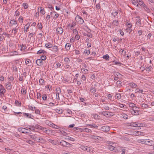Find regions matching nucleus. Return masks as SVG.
Returning a JSON list of instances; mask_svg holds the SVG:
<instances>
[{"mask_svg":"<svg viewBox=\"0 0 154 154\" xmlns=\"http://www.w3.org/2000/svg\"><path fill=\"white\" fill-rule=\"evenodd\" d=\"M108 144L109 145L108 146V148L111 151L115 152H118V150L116 147L114 146L115 143H113L111 142H109Z\"/></svg>","mask_w":154,"mask_h":154,"instance_id":"f257e3e1","label":"nucleus"},{"mask_svg":"<svg viewBox=\"0 0 154 154\" xmlns=\"http://www.w3.org/2000/svg\"><path fill=\"white\" fill-rule=\"evenodd\" d=\"M139 108L136 106H135L133 108H132L130 111L131 113L132 114L134 115H139Z\"/></svg>","mask_w":154,"mask_h":154,"instance_id":"f03ea898","label":"nucleus"},{"mask_svg":"<svg viewBox=\"0 0 154 154\" xmlns=\"http://www.w3.org/2000/svg\"><path fill=\"white\" fill-rule=\"evenodd\" d=\"M29 136L34 141H36L38 142H40L41 139L43 140L42 138L37 137L35 135H30Z\"/></svg>","mask_w":154,"mask_h":154,"instance_id":"7ed1b4c3","label":"nucleus"},{"mask_svg":"<svg viewBox=\"0 0 154 154\" xmlns=\"http://www.w3.org/2000/svg\"><path fill=\"white\" fill-rule=\"evenodd\" d=\"M56 93V99L58 100H60L59 94L61 93V90L60 88H57L55 90Z\"/></svg>","mask_w":154,"mask_h":154,"instance_id":"20e7f679","label":"nucleus"},{"mask_svg":"<svg viewBox=\"0 0 154 154\" xmlns=\"http://www.w3.org/2000/svg\"><path fill=\"white\" fill-rule=\"evenodd\" d=\"M75 20L78 23L82 24L84 21L83 19L79 16H77L75 18Z\"/></svg>","mask_w":154,"mask_h":154,"instance_id":"39448f33","label":"nucleus"},{"mask_svg":"<svg viewBox=\"0 0 154 154\" xmlns=\"http://www.w3.org/2000/svg\"><path fill=\"white\" fill-rule=\"evenodd\" d=\"M18 130L19 131L24 134H28L29 133V131L28 129L23 128H20L18 129Z\"/></svg>","mask_w":154,"mask_h":154,"instance_id":"423d86ee","label":"nucleus"},{"mask_svg":"<svg viewBox=\"0 0 154 154\" xmlns=\"http://www.w3.org/2000/svg\"><path fill=\"white\" fill-rule=\"evenodd\" d=\"M80 148L82 150L84 151H86L87 152H90L91 151L90 148L87 146H81Z\"/></svg>","mask_w":154,"mask_h":154,"instance_id":"0eeeda50","label":"nucleus"},{"mask_svg":"<svg viewBox=\"0 0 154 154\" xmlns=\"http://www.w3.org/2000/svg\"><path fill=\"white\" fill-rule=\"evenodd\" d=\"M57 144L58 145H60L61 146L66 147V144H67V142L63 140H61L60 141H58Z\"/></svg>","mask_w":154,"mask_h":154,"instance_id":"6e6552de","label":"nucleus"},{"mask_svg":"<svg viewBox=\"0 0 154 154\" xmlns=\"http://www.w3.org/2000/svg\"><path fill=\"white\" fill-rule=\"evenodd\" d=\"M110 129V127L107 126H104L102 127V131L104 132L108 131Z\"/></svg>","mask_w":154,"mask_h":154,"instance_id":"1a4fd4ad","label":"nucleus"},{"mask_svg":"<svg viewBox=\"0 0 154 154\" xmlns=\"http://www.w3.org/2000/svg\"><path fill=\"white\" fill-rule=\"evenodd\" d=\"M57 33L58 34H61L63 32V29L62 27H58L56 29Z\"/></svg>","mask_w":154,"mask_h":154,"instance_id":"9d476101","label":"nucleus"},{"mask_svg":"<svg viewBox=\"0 0 154 154\" xmlns=\"http://www.w3.org/2000/svg\"><path fill=\"white\" fill-rule=\"evenodd\" d=\"M128 85L132 88H137V85L134 82H130L129 83Z\"/></svg>","mask_w":154,"mask_h":154,"instance_id":"9b49d317","label":"nucleus"},{"mask_svg":"<svg viewBox=\"0 0 154 154\" xmlns=\"http://www.w3.org/2000/svg\"><path fill=\"white\" fill-rule=\"evenodd\" d=\"M19 28V27H18L17 25L15 27H14L12 30V33H13L14 35H16V33L17 32V30Z\"/></svg>","mask_w":154,"mask_h":154,"instance_id":"f8f14e48","label":"nucleus"},{"mask_svg":"<svg viewBox=\"0 0 154 154\" xmlns=\"http://www.w3.org/2000/svg\"><path fill=\"white\" fill-rule=\"evenodd\" d=\"M40 8V11L39 12L40 14H41L42 15H44L45 13V11L44 8H42V7H39L38 9V10L39 11Z\"/></svg>","mask_w":154,"mask_h":154,"instance_id":"ddd939ff","label":"nucleus"},{"mask_svg":"<svg viewBox=\"0 0 154 154\" xmlns=\"http://www.w3.org/2000/svg\"><path fill=\"white\" fill-rule=\"evenodd\" d=\"M101 115L107 117L108 116L109 117V116H111L110 113L109 112L103 111L101 112Z\"/></svg>","mask_w":154,"mask_h":154,"instance_id":"4468645a","label":"nucleus"},{"mask_svg":"<svg viewBox=\"0 0 154 154\" xmlns=\"http://www.w3.org/2000/svg\"><path fill=\"white\" fill-rule=\"evenodd\" d=\"M47 142L51 143L53 144L54 145H56V143L55 141L54 140L50 139L49 138H48L47 139Z\"/></svg>","mask_w":154,"mask_h":154,"instance_id":"2eb2a0df","label":"nucleus"},{"mask_svg":"<svg viewBox=\"0 0 154 154\" xmlns=\"http://www.w3.org/2000/svg\"><path fill=\"white\" fill-rule=\"evenodd\" d=\"M42 60L40 59H37L36 61V63L38 66H41L43 64V62Z\"/></svg>","mask_w":154,"mask_h":154,"instance_id":"dca6fc26","label":"nucleus"},{"mask_svg":"<svg viewBox=\"0 0 154 154\" xmlns=\"http://www.w3.org/2000/svg\"><path fill=\"white\" fill-rule=\"evenodd\" d=\"M153 142L152 140H146L145 144L148 146H151L153 144Z\"/></svg>","mask_w":154,"mask_h":154,"instance_id":"f3484780","label":"nucleus"},{"mask_svg":"<svg viewBox=\"0 0 154 154\" xmlns=\"http://www.w3.org/2000/svg\"><path fill=\"white\" fill-rule=\"evenodd\" d=\"M50 126L51 127H52L53 128L57 129H60V127L59 126H58L57 125H55L54 124L52 123L51 124H50Z\"/></svg>","mask_w":154,"mask_h":154,"instance_id":"a211bd4d","label":"nucleus"},{"mask_svg":"<svg viewBox=\"0 0 154 154\" xmlns=\"http://www.w3.org/2000/svg\"><path fill=\"white\" fill-rule=\"evenodd\" d=\"M5 90L4 88H1L0 89V95L2 96L4 95V93L5 92Z\"/></svg>","mask_w":154,"mask_h":154,"instance_id":"6ab92c4d","label":"nucleus"},{"mask_svg":"<svg viewBox=\"0 0 154 154\" xmlns=\"http://www.w3.org/2000/svg\"><path fill=\"white\" fill-rule=\"evenodd\" d=\"M10 23L11 26H13V25L16 26L17 25V22L16 20H13L10 21Z\"/></svg>","mask_w":154,"mask_h":154,"instance_id":"aec40b11","label":"nucleus"},{"mask_svg":"<svg viewBox=\"0 0 154 154\" xmlns=\"http://www.w3.org/2000/svg\"><path fill=\"white\" fill-rule=\"evenodd\" d=\"M126 149L125 147H120V150L118 152H122L121 154H125Z\"/></svg>","mask_w":154,"mask_h":154,"instance_id":"412c9836","label":"nucleus"},{"mask_svg":"<svg viewBox=\"0 0 154 154\" xmlns=\"http://www.w3.org/2000/svg\"><path fill=\"white\" fill-rule=\"evenodd\" d=\"M6 88L10 90L11 89V85L10 82H7L6 84Z\"/></svg>","mask_w":154,"mask_h":154,"instance_id":"4be33fe9","label":"nucleus"},{"mask_svg":"<svg viewBox=\"0 0 154 154\" xmlns=\"http://www.w3.org/2000/svg\"><path fill=\"white\" fill-rule=\"evenodd\" d=\"M135 93H141L142 94H144L143 93V89H140L138 88H136L135 90Z\"/></svg>","mask_w":154,"mask_h":154,"instance_id":"5701e85b","label":"nucleus"},{"mask_svg":"<svg viewBox=\"0 0 154 154\" xmlns=\"http://www.w3.org/2000/svg\"><path fill=\"white\" fill-rule=\"evenodd\" d=\"M30 26V23H28L25 25V27H26V29H25V27L24 28V31L25 33L27 32V29H29Z\"/></svg>","mask_w":154,"mask_h":154,"instance_id":"b1692460","label":"nucleus"},{"mask_svg":"<svg viewBox=\"0 0 154 154\" xmlns=\"http://www.w3.org/2000/svg\"><path fill=\"white\" fill-rule=\"evenodd\" d=\"M51 48H52V51L54 52H56L58 51V48L57 46L56 45H54L53 46H52V47Z\"/></svg>","mask_w":154,"mask_h":154,"instance_id":"393cba45","label":"nucleus"},{"mask_svg":"<svg viewBox=\"0 0 154 154\" xmlns=\"http://www.w3.org/2000/svg\"><path fill=\"white\" fill-rule=\"evenodd\" d=\"M71 45L69 43H67L65 45V48L66 51L69 50Z\"/></svg>","mask_w":154,"mask_h":154,"instance_id":"a878e982","label":"nucleus"},{"mask_svg":"<svg viewBox=\"0 0 154 154\" xmlns=\"http://www.w3.org/2000/svg\"><path fill=\"white\" fill-rule=\"evenodd\" d=\"M136 106L135 104L133 103H129V107L130 110L132 108H133L135 106Z\"/></svg>","mask_w":154,"mask_h":154,"instance_id":"bb28decb","label":"nucleus"},{"mask_svg":"<svg viewBox=\"0 0 154 154\" xmlns=\"http://www.w3.org/2000/svg\"><path fill=\"white\" fill-rule=\"evenodd\" d=\"M40 85H45V81L42 79H40L39 81Z\"/></svg>","mask_w":154,"mask_h":154,"instance_id":"cd10ccee","label":"nucleus"},{"mask_svg":"<svg viewBox=\"0 0 154 154\" xmlns=\"http://www.w3.org/2000/svg\"><path fill=\"white\" fill-rule=\"evenodd\" d=\"M143 7L145 9V10H146L147 12L148 13H149L150 12V9H149L148 8L147 6L145 5V4H143Z\"/></svg>","mask_w":154,"mask_h":154,"instance_id":"c85d7f7f","label":"nucleus"},{"mask_svg":"<svg viewBox=\"0 0 154 154\" xmlns=\"http://www.w3.org/2000/svg\"><path fill=\"white\" fill-rule=\"evenodd\" d=\"M65 62V64H69L70 62V60L68 57H65L64 60Z\"/></svg>","mask_w":154,"mask_h":154,"instance_id":"c756f323","label":"nucleus"},{"mask_svg":"<svg viewBox=\"0 0 154 154\" xmlns=\"http://www.w3.org/2000/svg\"><path fill=\"white\" fill-rule=\"evenodd\" d=\"M52 44L49 42H48L45 44V46L46 48H51L52 47Z\"/></svg>","mask_w":154,"mask_h":154,"instance_id":"7c9ffc66","label":"nucleus"},{"mask_svg":"<svg viewBox=\"0 0 154 154\" xmlns=\"http://www.w3.org/2000/svg\"><path fill=\"white\" fill-rule=\"evenodd\" d=\"M119 25V22L117 20H113L112 23V25L113 26H118Z\"/></svg>","mask_w":154,"mask_h":154,"instance_id":"2f4dec72","label":"nucleus"},{"mask_svg":"<svg viewBox=\"0 0 154 154\" xmlns=\"http://www.w3.org/2000/svg\"><path fill=\"white\" fill-rule=\"evenodd\" d=\"M27 128L32 131H36L35 130V126L29 125L28 126Z\"/></svg>","mask_w":154,"mask_h":154,"instance_id":"473e14b6","label":"nucleus"},{"mask_svg":"<svg viewBox=\"0 0 154 154\" xmlns=\"http://www.w3.org/2000/svg\"><path fill=\"white\" fill-rule=\"evenodd\" d=\"M23 114L24 116H26L27 117L29 118H32L31 116H32V115L30 114L27 113H23Z\"/></svg>","mask_w":154,"mask_h":154,"instance_id":"72a5a7b5","label":"nucleus"},{"mask_svg":"<svg viewBox=\"0 0 154 154\" xmlns=\"http://www.w3.org/2000/svg\"><path fill=\"white\" fill-rule=\"evenodd\" d=\"M131 2L133 5H136L137 7H138V4H139L138 1H131Z\"/></svg>","mask_w":154,"mask_h":154,"instance_id":"f704fd0d","label":"nucleus"},{"mask_svg":"<svg viewBox=\"0 0 154 154\" xmlns=\"http://www.w3.org/2000/svg\"><path fill=\"white\" fill-rule=\"evenodd\" d=\"M46 53L47 52L45 51L42 50H39L37 52V54H41L42 53L43 54H46Z\"/></svg>","mask_w":154,"mask_h":154,"instance_id":"c9c22d12","label":"nucleus"},{"mask_svg":"<svg viewBox=\"0 0 154 154\" xmlns=\"http://www.w3.org/2000/svg\"><path fill=\"white\" fill-rule=\"evenodd\" d=\"M84 132H88L89 133H91L92 132V131L91 129L87 128H84Z\"/></svg>","mask_w":154,"mask_h":154,"instance_id":"e433bc0d","label":"nucleus"},{"mask_svg":"<svg viewBox=\"0 0 154 154\" xmlns=\"http://www.w3.org/2000/svg\"><path fill=\"white\" fill-rule=\"evenodd\" d=\"M81 81L82 82H85L86 79L85 76L84 75H82L81 77Z\"/></svg>","mask_w":154,"mask_h":154,"instance_id":"4c0bfd02","label":"nucleus"},{"mask_svg":"<svg viewBox=\"0 0 154 154\" xmlns=\"http://www.w3.org/2000/svg\"><path fill=\"white\" fill-rule=\"evenodd\" d=\"M149 105L145 103H143L141 105V107L143 109H147L148 108Z\"/></svg>","mask_w":154,"mask_h":154,"instance_id":"58836bf2","label":"nucleus"},{"mask_svg":"<svg viewBox=\"0 0 154 154\" xmlns=\"http://www.w3.org/2000/svg\"><path fill=\"white\" fill-rule=\"evenodd\" d=\"M103 58L106 60H109V57L108 54H106V55L103 56Z\"/></svg>","mask_w":154,"mask_h":154,"instance_id":"ea45409f","label":"nucleus"},{"mask_svg":"<svg viewBox=\"0 0 154 154\" xmlns=\"http://www.w3.org/2000/svg\"><path fill=\"white\" fill-rule=\"evenodd\" d=\"M34 109L35 110V114L38 115L40 114V112L39 109H35V107H34Z\"/></svg>","mask_w":154,"mask_h":154,"instance_id":"a19ab883","label":"nucleus"},{"mask_svg":"<svg viewBox=\"0 0 154 154\" xmlns=\"http://www.w3.org/2000/svg\"><path fill=\"white\" fill-rule=\"evenodd\" d=\"M42 126L39 125L37 124L35 126V129H37L41 130V129L42 128Z\"/></svg>","mask_w":154,"mask_h":154,"instance_id":"79ce46f5","label":"nucleus"},{"mask_svg":"<svg viewBox=\"0 0 154 154\" xmlns=\"http://www.w3.org/2000/svg\"><path fill=\"white\" fill-rule=\"evenodd\" d=\"M81 72L84 74H86L88 73V70L87 69H82L81 70Z\"/></svg>","mask_w":154,"mask_h":154,"instance_id":"37998d69","label":"nucleus"},{"mask_svg":"<svg viewBox=\"0 0 154 154\" xmlns=\"http://www.w3.org/2000/svg\"><path fill=\"white\" fill-rule=\"evenodd\" d=\"M26 91L25 88H22L21 91V93L22 94L25 95L26 93Z\"/></svg>","mask_w":154,"mask_h":154,"instance_id":"c03bdc74","label":"nucleus"},{"mask_svg":"<svg viewBox=\"0 0 154 154\" xmlns=\"http://www.w3.org/2000/svg\"><path fill=\"white\" fill-rule=\"evenodd\" d=\"M90 50L87 49H85L84 51V53L85 54H87V55H89L90 54Z\"/></svg>","mask_w":154,"mask_h":154,"instance_id":"a18cd8bd","label":"nucleus"},{"mask_svg":"<svg viewBox=\"0 0 154 154\" xmlns=\"http://www.w3.org/2000/svg\"><path fill=\"white\" fill-rule=\"evenodd\" d=\"M152 68V66L151 65H150L149 66L146 68V70L148 72H149L151 71Z\"/></svg>","mask_w":154,"mask_h":154,"instance_id":"49530a36","label":"nucleus"},{"mask_svg":"<svg viewBox=\"0 0 154 154\" xmlns=\"http://www.w3.org/2000/svg\"><path fill=\"white\" fill-rule=\"evenodd\" d=\"M145 124L140 123H137V127H143L144 126Z\"/></svg>","mask_w":154,"mask_h":154,"instance_id":"de8ad7c7","label":"nucleus"},{"mask_svg":"<svg viewBox=\"0 0 154 154\" xmlns=\"http://www.w3.org/2000/svg\"><path fill=\"white\" fill-rule=\"evenodd\" d=\"M23 6L24 7V8L25 9H26L28 7V4L26 3H23Z\"/></svg>","mask_w":154,"mask_h":154,"instance_id":"09e8293b","label":"nucleus"},{"mask_svg":"<svg viewBox=\"0 0 154 154\" xmlns=\"http://www.w3.org/2000/svg\"><path fill=\"white\" fill-rule=\"evenodd\" d=\"M116 98L118 99H121V94L119 93H117L116 95Z\"/></svg>","mask_w":154,"mask_h":154,"instance_id":"8fccbe9b","label":"nucleus"},{"mask_svg":"<svg viewBox=\"0 0 154 154\" xmlns=\"http://www.w3.org/2000/svg\"><path fill=\"white\" fill-rule=\"evenodd\" d=\"M113 74L114 75V76L118 77L120 76V75H121V74L118 72H114L113 73Z\"/></svg>","mask_w":154,"mask_h":154,"instance_id":"3c124183","label":"nucleus"},{"mask_svg":"<svg viewBox=\"0 0 154 154\" xmlns=\"http://www.w3.org/2000/svg\"><path fill=\"white\" fill-rule=\"evenodd\" d=\"M130 125L131 126L137 127V123L132 122L130 124Z\"/></svg>","mask_w":154,"mask_h":154,"instance_id":"603ef678","label":"nucleus"},{"mask_svg":"<svg viewBox=\"0 0 154 154\" xmlns=\"http://www.w3.org/2000/svg\"><path fill=\"white\" fill-rule=\"evenodd\" d=\"M38 28L41 29L42 28V26L41 23H38L37 24Z\"/></svg>","mask_w":154,"mask_h":154,"instance_id":"864d4df0","label":"nucleus"},{"mask_svg":"<svg viewBox=\"0 0 154 154\" xmlns=\"http://www.w3.org/2000/svg\"><path fill=\"white\" fill-rule=\"evenodd\" d=\"M126 25L128 28H131L132 25L131 24L129 23L128 22H126Z\"/></svg>","mask_w":154,"mask_h":154,"instance_id":"5fc2aeb1","label":"nucleus"},{"mask_svg":"<svg viewBox=\"0 0 154 154\" xmlns=\"http://www.w3.org/2000/svg\"><path fill=\"white\" fill-rule=\"evenodd\" d=\"M73 51L76 55H78L80 54V52L79 50L75 49L73 50Z\"/></svg>","mask_w":154,"mask_h":154,"instance_id":"6e6d98bb","label":"nucleus"},{"mask_svg":"<svg viewBox=\"0 0 154 154\" xmlns=\"http://www.w3.org/2000/svg\"><path fill=\"white\" fill-rule=\"evenodd\" d=\"M118 12L116 11L112 12L111 14L114 17H116L118 14Z\"/></svg>","mask_w":154,"mask_h":154,"instance_id":"4d7b16f0","label":"nucleus"},{"mask_svg":"<svg viewBox=\"0 0 154 154\" xmlns=\"http://www.w3.org/2000/svg\"><path fill=\"white\" fill-rule=\"evenodd\" d=\"M11 55L12 56L16 55H18V53L17 51H14L13 52H11Z\"/></svg>","mask_w":154,"mask_h":154,"instance_id":"13d9d810","label":"nucleus"},{"mask_svg":"<svg viewBox=\"0 0 154 154\" xmlns=\"http://www.w3.org/2000/svg\"><path fill=\"white\" fill-rule=\"evenodd\" d=\"M53 13L55 14L54 15V16L53 17L55 18H56L58 17L59 16V14H57L56 12L54 11L53 12Z\"/></svg>","mask_w":154,"mask_h":154,"instance_id":"bf43d9fd","label":"nucleus"},{"mask_svg":"<svg viewBox=\"0 0 154 154\" xmlns=\"http://www.w3.org/2000/svg\"><path fill=\"white\" fill-rule=\"evenodd\" d=\"M12 68L13 70L15 71H17V68L16 65H13Z\"/></svg>","mask_w":154,"mask_h":154,"instance_id":"052dcab7","label":"nucleus"},{"mask_svg":"<svg viewBox=\"0 0 154 154\" xmlns=\"http://www.w3.org/2000/svg\"><path fill=\"white\" fill-rule=\"evenodd\" d=\"M98 137L100 138H101V137H100L97 136H95L94 135H93L92 136V138L95 140H99Z\"/></svg>","mask_w":154,"mask_h":154,"instance_id":"680f3d73","label":"nucleus"},{"mask_svg":"<svg viewBox=\"0 0 154 154\" xmlns=\"http://www.w3.org/2000/svg\"><path fill=\"white\" fill-rule=\"evenodd\" d=\"M90 91L92 93H95L96 92V89L94 88L91 87L90 89Z\"/></svg>","mask_w":154,"mask_h":154,"instance_id":"e2e57ef3","label":"nucleus"},{"mask_svg":"<svg viewBox=\"0 0 154 154\" xmlns=\"http://www.w3.org/2000/svg\"><path fill=\"white\" fill-rule=\"evenodd\" d=\"M40 58L42 60H45L46 59V57L45 55H42L41 56Z\"/></svg>","mask_w":154,"mask_h":154,"instance_id":"0e129e2a","label":"nucleus"},{"mask_svg":"<svg viewBox=\"0 0 154 154\" xmlns=\"http://www.w3.org/2000/svg\"><path fill=\"white\" fill-rule=\"evenodd\" d=\"M26 142L27 143L31 145H33L34 143V142H33L30 140H27Z\"/></svg>","mask_w":154,"mask_h":154,"instance_id":"69168bd1","label":"nucleus"},{"mask_svg":"<svg viewBox=\"0 0 154 154\" xmlns=\"http://www.w3.org/2000/svg\"><path fill=\"white\" fill-rule=\"evenodd\" d=\"M136 134L138 136L140 135H143V132L140 131H137L136 132Z\"/></svg>","mask_w":154,"mask_h":154,"instance_id":"338daca9","label":"nucleus"},{"mask_svg":"<svg viewBox=\"0 0 154 154\" xmlns=\"http://www.w3.org/2000/svg\"><path fill=\"white\" fill-rule=\"evenodd\" d=\"M15 104L17 105V106H20L21 105V103L17 100L15 101Z\"/></svg>","mask_w":154,"mask_h":154,"instance_id":"774afa93","label":"nucleus"}]
</instances>
